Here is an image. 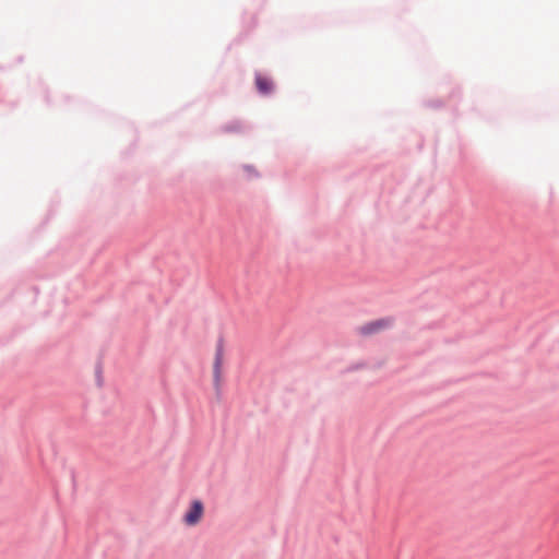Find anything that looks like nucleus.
I'll return each mask as SVG.
<instances>
[{"label": "nucleus", "instance_id": "6e6552de", "mask_svg": "<svg viewBox=\"0 0 559 559\" xmlns=\"http://www.w3.org/2000/svg\"><path fill=\"white\" fill-rule=\"evenodd\" d=\"M96 381H97V385L100 386L103 384V379H102V376H100V368L97 367L96 369Z\"/></svg>", "mask_w": 559, "mask_h": 559}, {"label": "nucleus", "instance_id": "20e7f679", "mask_svg": "<svg viewBox=\"0 0 559 559\" xmlns=\"http://www.w3.org/2000/svg\"><path fill=\"white\" fill-rule=\"evenodd\" d=\"M222 361H223V340L219 338L217 342V346H216L214 367H213V378H214V384L216 388H218L219 380H221Z\"/></svg>", "mask_w": 559, "mask_h": 559}, {"label": "nucleus", "instance_id": "1a4fd4ad", "mask_svg": "<svg viewBox=\"0 0 559 559\" xmlns=\"http://www.w3.org/2000/svg\"><path fill=\"white\" fill-rule=\"evenodd\" d=\"M357 368H359V366H358V365H357V366L349 367V368H348V370H350V371H352V370H356Z\"/></svg>", "mask_w": 559, "mask_h": 559}, {"label": "nucleus", "instance_id": "39448f33", "mask_svg": "<svg viewBox=\"0 0 559 559\" xmlns=\"http://www.w3.org/2000/svg\"><path fill=\"white\" fill-rule=\"evenodd\" d=\"M222 130L226 133H237V132H242L245 130V126L241 121L234 120V121L225 123L222 127Z\"/></svg>", "mask_w": 559, "mask_h": 559}, {"label": "nucleus", "instance_id": "0eeeda50", "mask_svg": "<svg viewBox=\"0 0 559 559\" xmlns=\"http://www.w3.org/2000/svg\"><path fill=\"white\" fill-rule=\"evenodd\" d=\"M425 105L430 108H439L441 106V102L440 100L427 102Z\"/></svg>", "mask_w": 559, "mask_h": 559}, {"label": "nucleus", "instance_id": "7ed1b4c3", "mask_svg": "<svg viewBox=\"0 0 559 559\" xmlns=\"http://www.w3.org/2000/svg\"><path fill=\"white\" fill-rule=\"evenodd\" d=\"M255 87L260 95L269 96L274 90V83L269 76L255 73Z\"/></svg>", "mask_w": 559, "mask_h": 559}, {"label": "nucleus", "instance_id": "423d86ee", "mask_svg": "<svg viewBox=\"0 0 559 559\" xmlns=\"http://www.w3.org/2000/svg\"><path fill=\"white\" fill-rule=\"evenodd\" d=\"M243 170L247 173L248 177H258V173L252 165H243Z\"/></svg>", "mask_w": 559, "mask_h": 559}, {"label": "nucleus", "instance_id": "f03ea898", "mask_svg": "<svg viewBox=\"0 0 559 559\" xmlns=\"http://www.w3.org/2000/svg\"><path fill=\"white\" fill-rule=\"evenodd\" d=\"M204 512V506L201 500H193L190 503V507L188 511L183 515V522L189 525L193 526L199 523Z\"/></svg>", "mask_w": 559, "mask_h": 559}, {"label": "nucleus", "instance_id": "f257e3e1", "mask_svg": "<svg viewBox=\"0 0 559 559\" xmlns=\"http://www.w3.org/2000/svg\"><path fill=\"white\" fill-rule=\"evenodd\" d=\"M392 318H381L370 321L359 328V333L365 336L377 334L392 326Z\"/></svg>", "mask_w": 559, "mask_h": 559}]
</instances>
